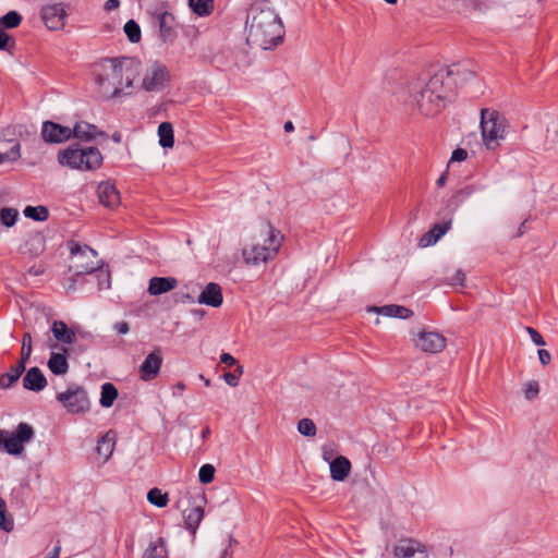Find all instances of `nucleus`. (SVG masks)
<instances>
[{
    "mask_svg": "<svg viewBox=\"0 0 558 558\" xmlns=\"http://www.w3.org/2000/svg\"><path fill=\"white\" fill-rule=\"evenodd\" d=\"M189 4L199 16L209 15L214 9V0H189Z\"/></svg>",
    "mask_w": 558,
    "mask_h": 558,
    "instance_id": "f704fd0d",
    "label": "nucleus"
},
{
    "mask_svg": "<svg viewBox=\"0 0 558 558\" xmlns=\"http://www.w3.org/2000/svg\"><path fill=\"white\" fill-rule=\"evenodd\" d=\"M537 354H538L539 362L543 366H546L550 363L551 354L549 353V351H547L545 349H538Z\"/></svg>",
    "mask_w": 558,
    "mask_h": 558,
    "instance_id": "09e8293b",
    "label": "nucleus"
},
{
    "mask_svg": "<svg viewBox=\"0 0 558 558\" xmlns=\"http://www.w3.org/2000/svg\"><path fill=\"white\" fill-rule=\"evenodd\" d=\"M210 435V428L209 426H206L203 430H202V438L203 439H206L208 436Z\"/></svg>",
    "mask_w": 558,
    "mask_h": 558,
    "instance_id": "338daca9",
    "label": "nucleus"
},
{
    "mask_svg": "<svg viewBox=\"0 0 558 558\" xmlns=\"http://www.w3.org/2000/svg\"><path fill=\"white\" fill-rule=\"evenodd\" d=\"M70 251L74 257L72 268L75 275L92 274L102 267V260L98 258V253L88 245L73 244Z\"/></svg>",
    "mask_w": 558,
    "mask_h": 558,
    "instance_id": "1a4fd4ad",
    "label": "nucleus"
},
{
    "mask_svg": "<svg viewBox=\"0 0 558 558\" xmlns=\"http://www.w3.org/2000/svg\"><path fill=\"white\" fill-rule=\"evenodd\" d=\"M367 312L368 313L380 314V313L384 312V307H381V306H369V307H367Z\"/></svg>",
    "mask_w": 558,
    "mask_h": 558,
    "instance_id": "680f3d73",
    "label": "nucleus"
},
{
    "mask_svg": "<svg viewBox=\"0 0 558 558\" xmlns=\"http://www.w3.org/2000/svg\"><path fill=\"white\" fill-rule=\"evenodd\" d=\"M118 397V390L111 383L101 386L100 404L104 408H110Z\"/></svg>",
    "mask_w": 558,
    "mask_h": 558,
    "instance_id": "473e14b6",
    "label": "nucleus"
},
{
    "mask_svg": "<svg viewBox=\"0 0 558 558\" xmlns=\"http://www.w3.org/2000/svg\"><path fill=\"white\" fill-rule=\"evenodd\" d=\"M142 558H168L166 539L163 537H157L151 541L143 551Z\"/></svg>",
    "mask_w": 558,
    "mask_h": 558,
    "instance_id": "bb28decb",
    "label": "nucleus"
},
{
    "mask_svg": "<svg viewBox=\"0 0 558 558\" xmlns=\"http://www.w3.org/2000/svg\"><path fill=\"white\" fill-rule=\"evenodd\" d=\"M416 347L424 352L438 353L446 348V338L435 331H423L417 336Z\"/></svg>",
    "mask_w": 558,
    "mask_h": 558,
    "instance_id": "2eb2a0df",
    "label": "nucleus"
},
{
    "mask_svg": "<svg viewBox=\"0 0 558 558\" xmlns=\"http://www.w3.org/2000/svg\"><path fill=\"white\" fill-rule=\"evenodd\" d=\"M119 5H120L119 0H107L105 3V9L107 11H112V10H116Z\"/></svg>",
    "mask_w": 558,
    "mask_h": 558,
    "instance_id": "6e6d98bb",
    "label": "nucleus"
},
{
    "mask_svg": "<svg viewBox=\"0 0 558 558\" xmlns=\"http://www.w3.org/2000/svg\"><path fill=\"white\" fill-rule=\"evenodd\" d=\"M22 22V15L16 11H9L0 19V26L12 29L17 27Z\"/></svg>",
    "mask_w": 558,
    "mask_h": 558,
    "instance_id": "e433bc0d",
    "label": "nucleus"
},
{
    "mask_svg": "<svg viewBox=\"0 0 558 558\" xmlns=\"http://www.w3.org/2000/svg\"><path fill=\"white\" fill-rule=\"evenodd\" d=\"M184 389H185V385L183 383H178L173 387L172 393H173L174 397H180L183 393Z\"/></svg>",
    "mask_w": 558,
    "mask_h": 558,
    "instance_id": "4d7b16f0",
    "label": "nucleus"
},
{
    "mask_svg": "<svg viewBox=\"0 0 558 558\" xmlns=\"http://www.w3.org/2000/svg\"><path fill=\"white\" fill-rule=\"evenodd\" d=\"M147 500L158 508H163L168 505L169 497L168 494L162 493L161 489L155 487L147 493Z\"/></svg>",
    "mask_w": 558,
    "mask_h": 558,
    "instance_id": "c9c22d12",
    "label": "nucleus"
},
{
    "mask_svg": "<svg viewBox=\"0 0 558 558\" xmlns=\"http://www.w3.org/2000/svg\"><path fill=\"white\" fill-rule=\"evenodd\" d=\"M142 80L138 89L147 93H158L163 90L171 81L168 68L159 62H150L145 70L142 69Z\"/></svg>",
    "mask_w": 558,
    "mask_h": 558,
    "instance_id": "0eeeda50",
    "label": "nucleus"
},
{
    "mask_svg": "<svg viewBox=\"0 0 558 558\" xmlns=\"http://www.w3.org/2000/svg\"><path fill=\"white\" fill-rule=\"evenodd\" d=\"M5 514H7V504L0 497V527L5 532H10L13 530V520L8 519L5 517Z\"/></svg>",
    "mask_w": 558,
    "mask_h": 558,
    "instance_id": "37998d69",
    "label": "nucleus"
},
{
    "mask_svg": "<svg viewBox=\"0 0 558 558\" xmlns=\"http://www.w3.org/2000/svg\"><path fill=\"white\" fill-rule=\"evenodd\" d=\"M286 132H292L294 130V125L291 121H287L283 125Z\"/></svg>",
    "mask_w": 558,
    "mask_h": 558,
    "instance_id": "e2e57ef3",
    "label": "nucleus"
},
{
    "mask_svg": "<svg viewBox=\"0 0 558 558\" xmlns=\"http://www.w3.org/2000/svg\"><path fill=\"white\" fill-rule=\"evenodd\" d=\"M34 437V429L27 423H20L13 433L0 429V450L19 456L24 451V445Z\"/></svg>",
    "mask_w": 558,
    "mask_h": 558,
    "instance_id": "6e6552de",
    "label": "nucleus"
},
{
    "mask_svg": "<svg viewBox=\"0 0 558 558\" xmlns=\"http://www.w3.org/2000/svg\"><path fill=\"white\" fill-rule=\"evenodd\" d=\"M51 331L57 341L72 344L76 340L75 332L70 329L62 320H56L52 324Z\"/></svg>",
    "mask_w": 558,
    "mask_h": 558,
    "instance_id": "a878e982",
    "label": "nucleus"
},
{
    "mask_svg": "<svg viewBox=\"0 0 558 558\" xmlns=\"http://www.w3.org/2000/svg\"><path fill=\"white\" fill-rule=\"evenodd\" d=\"M298 430L300 434L306 437H313L316 435V425L311 418H302L298 423Z\"/></svg>",
    "mask_w": 558,
    "mask_h": 558,
    "instance_id": "a19ab883",
    "label": "nucleus"
},
{
    "mask_svg": "<svg viewBox=\"0 0 558 558\" xmlns=\"http://www.w3.org/2000/svg\"><path fill=\"white\" fill-rule=\"evenodd\" d=\"M57 400L71 414H85L90 410L88 393L82 386H70L65 391L57 393Z\"/></svg>",
    "mask_w": 558,
    "mask_h": 558,
    "instance_id": "9d476101",
    "label": "nucleus"
},
{
    "mask_svg": "<svg viewBox=\"0 0 558 558\" xmlns=\"http://www.w3.org/2000/svg\"><path fill=\"white\" fill-rule=\"evenodd\" d=\"M486 189L484 184L481 183H473L469 184L457 192H454L449 199L447 201V208L450 211H456L459 209V207L469 199L474 193L482 192Z\"/></svg>",
    "mask_w": 558,
    "mask_h": 558,
    "instance_id": "dca6fc26",
    "label": "nucleus"
},
{
    "mask_svg": "<svg viewBox=\"0 0 558 558\" xmlns=\"http://www.w3.org/2000/svg\"><path fill=\"white\" fill-rule=\"evenodd\" d=\"M447 181V172H444L438 180L436 181V184L438 187H442L446 184Z\"/></svg>",
    "mask_w": 558,
    "mask_h": 558,
    "instance_id": "bf43d9fd",
    "label": "nucleus"
},
{
    "mask_svg": "<svg viewBox=\"0 0 558 558\" xmlns=\"http://www.w3.org/2000/svg\"><path fill=\"white\" fill-rule=\"evenodd\" d=\"M112 140H113L116 143H120V142H121V135H120V133L116 132V133L112 135Z\"/></svg>",
    "mask_w": 558,
    "mask_h": 558,
    "instance_id": "774afa93",
    "label": "nucleus"
},
{
    "mask_svg": "<svg viewBox=\"0 0 558 558\" xmlns=\"http://www.w3.org/2000/svg\"><path fill=\"white\" fill-rule=\"evenodd\" d=\"M177 286L178 280L173 277H153L147 291L150 295H160L175 289Z\"/></svg>",
    "mask_w": 558,
    "mask_h": 558,
    "instance_id": "5701e85b",
    "label": "nucleus"
},
{
    "mask_svg": "<svg viewBox=\"0 0 558 558\" xmlns=\"http://www.w3.org/2000/svg\"><path fill=\"white\" fill-rule=\"evenodd\" d=\"M21 156V146L19 143L13 145L11 149L7 153H0V165L5 161H14L17 160Z\"/></svg>",
    "mask_w": 558,
    "mask_h": 558,
    "instance_id": "a18cd8bd",
    "label": "nucleus"
},
{
    "mask_svg": "<svg viewBox=\"0 0 558 558\" xmlns=\"http://www.w3.org/2000/svg\"><path fill=\"white\" fill-rule=\"evenodd\" d=\"M57 159L60 166L78 171H95L101 167L104 161L98 148L81 147L78 144L60 150Z\"/></svg>",
    "mask_w": 558,
    "mask_h": 558,
    "instance_id": "39448f33",
    "label": "nucleus"
},
{
    "mask_svg": "<svg viewBox=\"0 0 558 558\" xmlns=\"http://www.w3.org/2000/svg\"><path fill=\"white\" fill-rule=\"evenodd\" d=\"M245 33L248 46L269 50L283 41L284 26L267 1H257L247 12Z\"/></svg>",
    "mask_w": 558,
    "mask_h": 558,
    "instance_id": "7ed1b4c3",
    "label": "nucleus"
},
{
    "mask_svg": "<svg viewBox=\"0 0 558 558\" xmlns=\"http://www.w3.org/2000/svg\"><path fill=\"white\" fill-rule=\"evenodd\" d=\"M47 386V379L38 367H31L23 377V387L31 391H41Z\"/></svg>",
    "mask_w": 558,
    "mask_h": 558,
    "instance_id": "4be33fe9",
    "label": "nucleus"
},
{
    "mask_svg": "<svg viewBox=\"0 0 558 558\" xmlns=\"http://www.w3.org/2000/svg\"><path fill=\"white\" fill-rule=\"evenodd\" d=\"M11 37L3 31H0V50H5Z\"/></svg>",
    "mask_w": 558,
    "mask_h": 558,
    "instance_id": "5fc2aeb1",
    "label": "nucleus"
},
{
    "mask_svg": "<svg viewBox=\"0 0 558 558\" xmlns=\"http://www.w3.org/2000/svg\"><path fill=\"white\" fill-rule=\"evenodd\" d=\"M480 128L483 142L487 149H494L506 135V119L497 110H481Z\"/></svg>",
    "mask_w": 558,
    "mask_h": 558,
    "instance_id": "423d86ee",
    "label": "nucleus"
},
{
    "mask_svg": "<svg viewBox=\"0 0 558 558\" xmlns=\"http://www.w3.org/2000/svg\"><path fill=\"white\" fill-rule=\"evenodd\" d=\"M19 218V211L15 208L3 207L0 209V222L10 228L15 225Z\"/></svg>",
    "mask_w": 558,
    "mask_h": 558,
    "instance_id": "4c0bfd02",
    "label": "nucleus"
},
{
    "mask_svg": "<svg viewBox=\"0 0 558 558\" xmlns=\"http://www.w3.org/2000/svg\"><path fill=\"white\" fill-rule=\"evenodd\" d=\"M116 446V434L112 430L107 432L97 442L96 451L106 463L113 453Z\"/></svg>",
    "mask_w": 558,
    "mask_h": 558,
    "instance_id": "b1692460",
    "label": "nucleus"
},
{
    "mask_svg": "<svg viewBox=\"0 0 558 558\" xmlns=\"http://www.w3.org/2000/svg\"><path fill=\"white\" fill-rule=\"evenodd\" d=\"M41 137L46 143L60 144L72 138V131L69 126L45 121L41 126Z\"/></svg>",
    "mask_w": 558,
    "mask_h": 558,
    "instance_id": "ddd939ff",
    "label": "nucleus"
},
{
    "mask_svg": "<svg viewBox=\"0 0 558 558\" xmlns=\"http://www.w3.org/2000/svg\"><path fill=\"white\" fill-rule=\"evenodd\" d=\"M215 468L211 464H204L198 471V480L203 484H209L214 481Z\"/></svg>",
    "mask_w": 558,
    "mask_h": 558,
    "instance_id": "79ce46f5",
    "label": "nucleus"
},
{
    "mask_svg": "<svg viewBox=\"0 0 558 558\" xmlns=\"http://www.w3.org/2000/svg\"><path fill=\"white\" fill-rule=\"evenodd\" d=\"M33 352V345H32V336L29 332H25L22 340V348H21V357L19 363H22L26 366V363L28 362L31 354Z\"/></svg>",
    "mask_w": 558,
    "mask_h": 558,
    "instance_id": "58836bf2",
    "label": "nucleus"
},
{
    "mask_svg": "<svg viewBox=\"0 0 558 558\" xmlns=\"http://www.w3.org/2000/svg\"><path fill=\"white\" fill-rule=\"evenodd\" d=\"M97 194L99 202L108 208L117 207L120 204V194L110 182H101L98 185Z\"/></svg>",
    "mask_w": 558,
    "mask_h": 558,
    "instance_id": "412c9836",
    "label": "nucleus"
},
{
    "mask_svg": "<svg viewBox=\"0 0 558 558\" xmlns=\"http://www.w3.org/2000/svg\"><path fill=\"white\" fill-rule=\"evenodd\" d=\"M72 137L82 142H92L97 136H105V132L100 131L95 124L86 121H78L71 129Z\"/></svg>",
    "mask_w": 558,
    "mask_h": 558,
    "instance_id": "6ab92c4d",
    "label": "nucleus"
},
{
    "mask_svg": "<svg viewBox=\"0 0 558 558\" xmlns=\"http://www.w3.org/2000/svg\"><path fill=\"white\" fill-rule=\"evenodd\" d=\"M25 368L26 366L19 362L16 365L11 366L9 372L0 376V388L9 389L13 387L20 379L21 375L25 372Z\"/></svg>",
    "mask_w": 558,
    "mask_h": 558,
    "instance_id": "c85d7f7f",
    "label": "nucleus"
},
{
    "mask_svg": "<svg viewBox=\"0 0 558 558\" xmlns=\"http://www.w3.org/2000/svg\"><path fill=\"white\" fill-rule=\"evenodd\" d=\"M40 15L43 22L50 31H61L65 26L68 13L62 3L44 5Z\"/></svg>",
    "mask_w": 558,
    "mask_h": 558,
    "instance_id": "9b49d317",
    "label": "nucleus"
},
{
    "mask_svg": "<svg viewBox=\"0 0 558 558\" xmlns=\"http://www.w3.org/2000/svg\"><path fill=\"white\" fill-rule=\"evenodd\" d=\"M525 223H526V221H523V222L519 226L518 231H517V233L514 234V236H515V238H520V236H522V235L526 232Z\"/></svg>",
    "mask_w": 558,
    "mask_h": 558,
    "instance_id": "13d9d810",
    "label": "nucleus"
},
{
    "mask_svg": "<svg viewBox=\"0 0 558 558\" xmlns=\"http://www.w3.org/2000/svg\"><path fill=\"white\" fill-rule=\"evenodd\" d=\"M60 551H61V546H60V544H58V545L53 548L52 553L49 555V557H48V558H59Z\"/></svg>",
    "mask_w": 558,
    "mask_h": 558,
    "instance_id": "052dcab7",
    "label": "nucleus"
},
{
    "mask_svg": "<svg viewBox=\"0 0 558 558\" xmlns=\"http://www.w3.org/2000/svg\"><path fill=\"white\" fill-rule=\"evenodd\" d=\"M114 330L120 335H125L129 332V324L126 322H118L114 324Z\"/></svg>",
    "mask_w": 558,
    "mask_h": 558,
    "instance_id": "603ef678",
    "label": "nucleus"
},
{
    "mask_svg": "<svg viewBox=\"0 0 558 558\" xmlns=\"http://www.w3.org/2000/svg\"><path fill=\"white\" fill-rule=\"evenodd\" d=\"M524 398L529 401L534 400L539 393V385L536 380H530L524 385Z\"/></svg>",
    "mask_w": 558,
    "mask_h": 558,
    "instance_id": "c03bdc74",
    "label": "nucleus"
},
{
    "mask_svg": "<svg viewBox=\"0 0 558 558\" xmlns=\"http://www.w3.org/2000/svg\"><path fill=\"white\" fill-rule=\"evenodd\" d=\"M23 214L26 218L33 219L35 221H46L49 217L48 208L45 206H26L23 210Z\"/></svg>",
    "mask_w": 558,
    "mask_h": 558,
    "instance_id": "72a5a7b5",
    "label": "nucleus"
},
{
    "mask_svg": "<svg viewBox=\"0 0 558 558\" xmlns=\"http://www.w3.org/2000/svg\"><path fill=\"white\" fill-rule=\"evenodd\" d=\"M465 279V275L461 270H457L451 278L450 284L452 286H463Z\"/></svg>",
    "mask_w": 558,
    "mask_h": 558,
    "instance_id": "3c124183",
    "label": "nucleus"
},
{
    "mask_svg": "<svg viewBox=\"0 0 558 558\" xmlns=\"http://www.w3.org/2000/svg\"><path fill=\"white\" fill-rule=\"evenodd\" d=\"M414 315L413 311L399 304H386V317L409 319Z\"/></svg>",
    "mask_w": 558,
    "mask_h": 558,
    "instance_id": "2f4dec72",
    "label": "nucleus"
},
{
    "mask_svg": "<svg viewBox=\"0 0 558 558\" xmlns=\"http://www.w3.org/2000/svg\"><path fill=\"white\" fill-rule=\"evenodd\" d=\"M392 551L395 558H428L426 546L414 538L399 541Z\"/></svg>",
    "mask_w": 558,
    "mask_h": 558,
    "instance_id": "f8f14e48",
    "label": "nucleus"
},
{
    "mask_svg": "<svg viewBox=\"0 0 558 558\" xmlns=\"http://www.w3.org/2000/svg\"><path fill=\"white\" fill-rule=\"evenodd\" d=\"M199 304L219 307L223 302L221 287L216 282H209L198 295Z\"/></svg>",
    "mask_w": 558,
    "mask_h": 558,
    "instance_id": "a211bd4d",
    "label": "nucleus"
},
{
    "mask_svg": "<svg viewBox=\"0 0 558 558\" xmlns=\"http://www.w3.org/2000/svg\"><path fill=\"white\" fill-rule=\"evenodd\" d=\"M99 276H104L105 277L106 288H109L110 287V276H109V272L101 271Z\"/></svg>",
    "mask_w": 558,
    "mask_h": 558,
    "instance_id": "0e129e2a",
    "label": "nucleus"
},
{
    "mask_svg": "<svg viewBox=\"0 0 558 558\" xmlns=\"http://www.w3.org/2000/svg\"><path fill=\"white\" fill-rule=\"evenodd\" d=\"M350 471L351 463L343 456L337 457L333 461L330 462V476L333 481H344L348 477Z\"/></svg>",
    "mask_w": 558,
    "mask_h": 558,
    "instance_id": "393cba45",
    "label": "nucleus"
},
{
    "mask_svg": "<svg viewBox=\"0 0 558 558\" xmlns=\"http://www.w3.org/2000/svg\"><path fill=\"white\" fill-rule=\"evenodd\" d=\"M284 236L269 221H262L255 230L251 242L242 248L243 262L257 267L275 259L283 243Z\"/></svg>",
    "mask_w": 558,
    "mask_h": 558,
    "instance_id": "20e7f679",
    "label": "nucleus"
},
{
    "mask_svg": "<svg viewBox=\"0 0 558 558\" xmlns=\"http://www.w3.org/2000/svg\"><path fill=\"white\" fill-rule=\"evenodd\" d=\"M124 33L131 43H138L141 40V28L133 20L125 23Z\"/></svg>",
    "mask_w": 558,
    "mask_h": 558,
    "instance_id": "ea45409f",
    "label": "nucleus"
},
{
    "mask_svg": "<svg viewBox=\"0 0 558 558\" xmlns=\"http://www.w3.org/2000/svg\"><path fill=\"white\" fill-rule=\"evenodd\" d=\"M223 379L231 387H236L239 385V380H240L239 375H236L234 373H226L223 375Z\"/></svg>",
    "mask_w": 558,
    "mask_h": 558,
    "instance_id": "8fccbe9b",
    "label": "nucleus"
},
{
    "mask_svg": "<svg viewBox=\"0 0 558 558\" xmlns=\"http://www.w3.org/2000/svg\"><path fill=\"white\" fill-rule=\"evenodd\" d=\"M161 364L162 355L160 349H157L149 353L143 361V363L140 365V378L144 381H150L155 379L160 372Z\"/></svg>",
    "mask_w": 558,
    "mask_h": 558,
    "instance_id": "4468645a",
    "label": "nucleus"
},
{
    "mask_svg": "<svg viewBox=\"0 0 558 558\" xmlns=\"http://www.w3.org/2000/svg\"><path fill=\"white\" fill-rule=\"evenodd\" d=\"M331 456H332L331 451H329L327 448H324V450H323V457H324V459H325L326 461H329V460L331 459Z\"/></svg>",
    "mask_w": 558,
    "mask_h": 558,
    "instance_id": "69168bd1",
    "label": "nucleus"
},
{
    "mask_svg": "<svg viewBox=\"0 0 558 558\" xmlns=\"http://www.w3.org/2000/svg\"><path fill=\"white\" fill-rule=\"evenodd\" d=\"M468 158V151L463 148H456L450 157V162L464 161Z\"/></svg>",
    "mask_w": 558,
    "mask_h": 558,
    "instance_id": "de8ad7c7",
    "label": "nucleus"
},
{
    "mask_svg": "<svg viewBox=\"0 0 558 558\" xmlns=\"http://www.w3.org/2000/svg\"><path fill=\"white\" fill-rule=\"evenodd\" d=\"M451 225L452 219L434 223L432 228L421 236L418 245L421 247H427L436 244L450 230Z\"/></svg>",
    "mask_w": 558,
    "mask_h": 558,
    "instance_id": "f3484780",
    "label": "nucleus"
},
{
    "mask_svg": "<svg viewBox=\"0 0 558 558\" xmlns=\"http://www.w3.org/2000/svg\"><path fill=\"white\" fill-rule=\"evenodd\" d=\"M48 368L54 375H65L69 371V363L65 355V351L63 353L52 352L48 360Z\"/></svg>",
    "mask_w": 558,
    "mask_h": 558,
    "instance_id": "cd10ccee",
    "label": "nucleus"
},
{
    "mask_svg": "<svg viewBox=\"0 0 558 558\" xmlns=\"http://www.w3.org/2000/svg\"><path fill=\"white\" fill-rule=\"evenodd\" d=\"M205 499L201 498L190 509L183 511L185 527L194 535L204 518Z\"/></svg>",
    "mask_w": 558,
    "mask_h": 558,
    "instance_id": "aec40b11",
    "label": "nucleus"
},
{
    "mask_svg": "<svg viewBox=\"0 0 558 558\" xmlns=\"http://www.w3.org/2000/svg\"><path fill=\"white\" fill-rule=\"evenodd\" d=\"M526 332L530 335V338L532 342L537 347H544L546 345V341L544 340L543 336L533 327H525Z\"/></svg>",
    "mask_w": 558,
    "mask_h": 558,
    "instance_id": "49530a36",
    "label": "nucleus"
},
{
    "mask_svg": "<svg viewBox=\"0 0 558 558\" xmlns=\"http://www.w3.org/2000/svg\"><path fill=\"white\" fill-rule=\"evenodd\" d=\"M159 144L163 148H172L174 145L173 126L170 122H162L158 126Z\"/></svg>",
    "mask_w": 558,
    "mask_h": 558,
    "instance_id": "7c9ffc66",
    "label": "nucleus"
},
{
    "mask_svg": "<svg viewBox=\"0 0 558 558\" xmlns=\"http://www.w3.org/2000/svg\"><path fill=\"white\" fill-rule=\"evenodd\" d=\"M157 21L160 35L163 40H167L172 35L173 15L168 11H160L157 13Z\"/></svg>",
    "mask_w": 558,
    "mask_h": 558,
    "instance_id": "c756f323",
    "label": "nucleus"
},
{
    "mask_svg": "<svg viewBox=\"0 0 558 558\" xmlns=\"http://www.w3.org/2000/svg\"><path fill=\"white\" fill-rule=\"evenodd\" d=\"M220 361L228 366H233L236 364V360L230 353H222L220 355Z\"/></svg>",
    "mask_w": 558,
    "mask_h": 558,
    "instance_id": "864d4df0",
    "label": "nucleus"
},
{
    "mask_svg": "<svg viewBox=\"0 0 558 558\" xmlns=\"http://www.w3.org/2000/svg\"><path fill=\"white\" fill-rule=\"evenodd\" d=\"M475 77V72L461 69L460 64L441 68L428 80L417 78L408 86V92L416 101L420 112L427 117L439 113L453 94L457 85Z\"/></svg>",
    "mask_w": 558,
    "mask_h": 558,
    "instance_id": "f257e3e1",
    "label": "nucleus"
},
{
    "mask_svg": "<svg viewBox=\"0 0 558 558\" xmlns=\"http://www.w3.org/2000/svg\"><path fill=\"white\" fill-rule=\"evenodd\" d=\"M142 73V62L133 57L102 59L95 69V82L106 98H120L134 93V82Z\"/></svg>",
    "mask_w": 558,
    "mask_h": 558,
    "instance_id": "f03ea898",
    "label": "nucleus"
}]
</instances>
